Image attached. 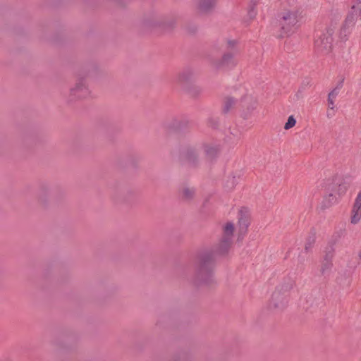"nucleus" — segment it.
<instances>
[{"instance_id":"8","label":"nucleus","mask_w":361,"mask_h":361,"mask_svg":"<svg viewBox=\"0 0 361 361\" xmlns=\"http://www.w3.org/2000/svg\"><path fill=\"white\" fill-rule=\"evenodd\" d=\"M257 106V99L252 94L246 92L240 99V108L248 113L255 109Z\"/></svg>"},{"instance_id":"13","label":"nucleus","mask_w":361,"mask_h":361,"mask_svg":"<svg viewBox=\"0 0 361 361\" xmlns=\"http://www.w3.org/2000/svg\"><path fill=\"white\" fill-rule=\"evenodd\" d=\"M233 56L232 54H226L223 56L221 62L218 66H228L231 63H233Z\"/></svg>"},{"instance_id":"11","label":"nucleus","mask_w":361,"mask_h":361,"mask_svg":"<svg viewBox=\"0 0 361 361\" xmlns=\"http://www.w3.org/2000/svg\"><path fill=\"white\" fill-rule=\"evenodd\" d=\"M326 195L324 197L323 204L324 207H329L336 204L339 197L333 191L324 190Z\"/></svg>"},{"instance_id":"9","label":"nucleus","mask_w":361,"mask_h":361,"mask_svg":"<svg viewBox=\"0 0 361 361\" xmlns=\"http://www.w3.org/2000/svg\"><path fill=\"white\" fill-rule=\"evenodd\" d=\"M361 221V191L358 192L355 199L350 211V221L356 225Z\"/></svg>"},{"instance_id":"16","label":"nucleus","mask_w":361,"mask_h":361,"mask_svg":"<svg viewBox=\"0 0 361 361\" xmlns=\"http://www.w3.org/2000/svg\"><path fill=\"white\" fill-rule=\"evenodd\" d=\"M236 101L233 98H227L224 102V106L226 111H228L235 106Z\"/></svg>"},{"instance_id":"2","label":"nucleus","mask_w":361,"mask_h":361,"mask_svg":"<svg viewBox=\"0 0 361 361\" xmlns=\"http://www.w3.org/2000/svg\"><path fill=\"white\" fill-rule=\"evenodd\" d=\"M322 187L324 190L333 191L340 198L346 193L348 184L338 176L333 175L323 180Z\"/></svg>"},{"instance_id":"12","label":"nucleus","mask_w":361,"mask_h":361,"mask_svg":"<svg viewBox=\"0 0 361 361\" xmlns=\"http://www.w3.org/2000/svg\"><path fill=\"white\" fill-rule=\"evenodd\" d=\"M216 0H198L197 2V8L201 12H206L213 8Z\"/></svg>"},{"instance_id":"6","label":"nucleus","mask_w":361,"mask_h":361,"mask_svg":"<svg viewBox=\"0 0 361 361\" xmlns=\"http://www.w3.org/2000/svg\"><path fill=\"white\" fill-rule=\"evenodd\" d=\"M235 230L233 222H226L223 227V238L220 243L219 247L222 252L227 250L232 243V237Z\"/></svg>"},{"instance_id":"5","label":"nucleus","mask_w":361,"mask_h":361,"mask_svg":"<svg viewBox=\"0 0 361 361\" xmlns=\"http://www.w3.org/2000/svg\"><path fill=\"white\" fill-rule=\"evenodd\" d=\"M251 222L250 209L245 207H242L238 212V225L239 232L245 233Z\"/></svg>"},{"instance_id":"4","label":"nucleus","mask_w":361,"mask_h":361,"mask_svg":"<svg viewBox=\"0 0 361 361\" xmlns=\"http://www.w3.org/2000/svg\"><path fill=\"white\" fill-rule=\"evenodd\" d=\"M90 94V90L83 80H78L70 91V97L73 99H82L89 97Z\"/></svg>"},{"instance_id":"10","label":"nucleus","mask_w":361,"mask_h":361,"mask_svg":"<svg viewBox=\"0 0 361 361\" xmlns=\"http://www.w3.org/2000/svg\"><path fill=\"white\" fill-rule=\"evenodd\" d=\"M286 303L285 295L279 290H275L271 295L269 307L271 310L282 308Z\"/></svg>"},{"instance_id":"3","label":"nucleus","mask_w":361,"mask_h":361,"mask_svg":"<svg viewBox=\"0 0 361 361\" xmlns=\"http://www.w3.org/2000/svg\"><path fill=\"white\" fill-rule=\"evenodd\" d=\"M335 28L333 27H326L320 36L315 40L316 48L322 52H329L331 50L334 41Z\"/></svg>"},{"instance_id":"14","label":"nucleus","mask_w":361,"mask_h":361,"mask_svg":"<svg viewBox=\"0 0 361 361\" xmlns=\"http://www.w3.org/2000/svg\"><path fill=\"white\" fill-rule=\"evenodd\" d=\"M337 94H338V92L336 90L331 91L329 94V97H328V106H329V108H330L331 109H334V104H335V100H336V98L337 97Z\"/></svg>"},{"instance_id":"17","label":"nucleus","mask_w":361,"mask_h":361,"mask_svg":"<svg viewBox=\"0 0 361 361\" xmlns=\"http://www.w3.org/2000/svg\"><path fill=\"white\" fill-rule=\"evenodd\" d=\"M183 193L185 197H189L193 194V190L189 188H184Z\"/></svg>"},{"instance_id":"15","label":"nucleus","mask_w":361,"mask_h":361,"mask_svg":"<svg viewBox=\"0 0 361 361\" xmlns=\"http://www.w3.org/2000/svg\"><path fill=\"white\" fill-rule=\"evenodd\" d=\"M295 124H296L295 118H294L293 116H290L288 118V121H286V123L284 125V129L289 130V129L292 128L293 127H294L295 126Z\"/></svg>"},{"instance_id":"7","label":"nucleus","mask_w":361,"mask_h":361,"mask_svg":"<svg viewBox=\"0 0 361 361\" xmlns=\"http://www.w3.org/2000/svg\"><path fill=\"white\" fill-rule=\"evenodd\" d=\"M360 15L361 6H353L343 22L341 30L345 31L346 30H351L353 27H354Z\"/></svg>"},{"instance_id":"1","label":"nucleus","mask_w":361,"mask_h":361,"mask_svg":"<svg viewBox=\"0 0 361 361\" xmlns=\"http://www.w3.org/2000/svg\"><path fill=\"white\" fill-rule=\"evenodd\" d=\"M302 11L294 6H283L278 14L276 35L279 38L293 35L300 27Z\"/></svg>"},{"instance_id":"18","label":"nucleus","mask_w":361,"mask_h":361,"mask_svg":"<svg viewBox=\"0 0 361 361\" xmlns=\"http://www.w3.org/2000/svg\"><path fill=\"white\" fill-rule=\"evenodd\" d=\"M206 152H207V154H209V153H210V152H209V148H207V149H206Z\"/></svg>"}]
</instances>
